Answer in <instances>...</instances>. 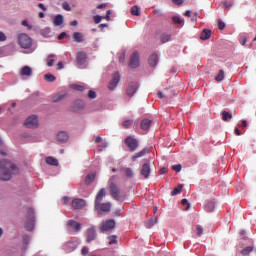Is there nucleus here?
<instances>
[{"label":"nucleus","instance_id":"obj_31","mask_svg":"<svg viewBox=\"0 0 256 256\" xmlns=\"http://www.w3.org/2000/svg\"><path fill=\"white\" fill-rule=\"evenodd\" d=\"M139 85L137 83H132L130 85V90H129V93H130V97L132 95H135V93H137V89H138Z\"/></svg>","mask_w":256,"mask_h":256},{"label":"nucleus","instance_id":"obj_17","mask_svg":"<svg viewBox=\"0 0 256 256\" xmlns=\"http://www.w3.org/2000/svg\"><path fill=\"white\" fill-rule=\"evenodd\" d=\"M67 231L70 235H75V233L81 231V225H68Z\"/></svg>","mask_w":256,"mask_h":256},{"label":"nucleus","instance_id":"obj_62","mask_svg":"<svg viewBox=\"0 0 256 256\" xmlns=\"http://www.w3.org/2000/svg\"><path fill=\"white\" fill-rule=\"evenodd\" d=\"M234 133L238 136H241V130H239V128H235Z\"/></svg>","mask_w":256,"mask_h":256},{"label":"nucleus","instance_id":"obj_50","mask_svg":"<svg viewBox=\"0 0 256 256\" xmlns=\"http://www.w3.org/2000/svg\"><path fill=\"white\" fill-rule=\"evenodd\" d=\"M111 10H107V14H106V16H105V20L106 21H111Z\"/></svg>","mask_w":256,"mask_h":256},{"label":"nucleus","instance_id":"obj_63","mask_svg":"<svg viewBox=\"0 0 256 256\" xmlns=\"http://www.w3.org/2000/svg\"><path fill=\"white\" fill-rule=\"evenodd\" d=\"M105 7H107V4H100L97 6V9H105Z\"/></svg>","mask_w":256,"mask_h":256},{"label":"nucleus","instance_id":"obj_51","mask_svg":"<svg viewBox=\"0 0 256 256\" xmlns=\"http://www.w3.org/2000/svg\"><path fill=\"white\" fill-rule=\"evenodd\" d=\"M185 0H172L173 3H175V5H183Z\"/></svg>","mask_w":256,"mask_h":256},{"label":"nucleus","instance_id":"obj_60","mask_svg":"<svg viewBox=\"0 0 256 256\" xmlns=\"http://www.w3.org/2000/svg\"><path fill=\"white\" fill-rule=\"evenodd\" d=\"M53 63H55V60L53 59L48 60L47 62L48 67H53Z\"/></svg>","mask_w":256,"mask_h":256},{"label":"nucleus","instance_id":"obj_27","mask_svg":"<svg viewBox=\"0 0 256 256\" xmlns=\"http://www.w3.org/2000/svg\"><path fill=\"white\" fill-rule=\"evenodd\" d=\"M72 37L76 43H83V34L81 32H74Z\"/></svg>","mask_w":256,"mask_h":256},{"label":"nucleus","instance_id":"obj_33","mask_svg":"<svg viewBox=\"0 0 256 256\" xmlns=\"http://www.w3.org/2000/svg\"><path fill=\"white\" fill-rule=\"evenodd\" d=\"M108 243L109 245H117V243H119V241L117 240V235L109 236Z\"/></svg>","mask_w":256,"mask_h":256},{"label":"nucleus","instance_id":"obj_6","mask_svg":"<svg viewBox=\"0 0 256 256\" xmlns=\"http://www.w3.org/2000/svg\"><path fill=\"white\" fill-rule=\"evenodd\" d=\"M95 211H97L99 215H101V213H109V211H111V203H95Z\"/></svg>","mask_w":256,"mask_h":256},{"label":"nucleus","instance_id":"obj_22","mask_svg":"<svg viewBox=\"0 0 256 256\" xmlns=\"http://www.w3.org/2000/svg\"><path fill=\"white\" fill-rule=\"evenodd\" d=\"M140 127H141V129H143V131H148L149 127H151V120H149L147 118L143 119L141 121Z\"/></svg>","mask_w":256,"mask_h":256},{"label":"nucleus","instance_id":"obj_35","mask_svg":"<svg viewBox=\"0 0 256 256\" xmlns=\"http://www.w3.org/2000/svg\"><path fill=\"white\" fill-rule=\"evenodd\" d=\"M221 115L224 121H229V119H233V115H231V113L227 111H222Z\"/></svg>","mask_w":256,"mask_h":256},{"label":"nucleus","instance_id":"obj_34","mask_svg":"<svg viewBox=\"0 0 256 256\" xmlns=\"http://www.w3.org/2000/svg\"><path fill=\"white\" fill-rule=\"evenodd\" d=\"M172 21L173 23H175L176 25H183V23H185V20H183L181 17L179 16H173L172 17Z\"/></svg>","mask_w":256,"mask_h":256},{"label":"nucleus","instance_id":"obj_61","mask_svg":"<svg viewBox=\"0 0 256 256\" xmlns=\"http://www.w3.org/2000/svg\"><path fill=\"white\" fill-rule=\"evenodd\" d=\"M106 225H115V220L110 219L106 222Z\"/></svg>","mask_w":256,"mask_h":256},{"label":"nucleus","instance_id":"obj_10","mask_svg":"<svg viewBox=\"0 0 256 256\" xmlns=\"http://www.w3.org/2000/svg\"><path fill=\"white\" fill-rule=\"evenodd\" d=\"M119 81H121V75L119 74V72H115L112 76L111 81L108 84V89L110 91H113V89H115V87H117V85L119 84Z\"/></svg>","mask_w":256,"mask_h":256},{"label":"nucleus","instance_id":"obj_14","mask_svg":"<svg viewBox=\"0 0 256 256\" xmlns=\"http://www.w3.org/2000/svg\"><path fill=\"white\" fill-rule=\"evenodd\" d=\"M96 237L97 233H95V228L91 227L90 229H88L86 242L91 243V241H95Z\"/></svg>","mask_w":256,"mask_h":256},{"label":"nucleus","instance_id":"obj_38","mask_svg":"<svg viewBox=\"0 0 256 256\" xmlns=\"http://www.w3.org/2000/svg\"><path fill=\"white\" fill-rule=\"evenodd\" d=\"M225 79V72L223 70H220L218 75L215 77V81H223Z\"/></svg>","mask_w":256,"mask_h":256},{"label":"nucleus","instance_id":"obj_57","mask_svg":"<svg viewBox=\"0 0 256 256\" xmlns=\"http://www.w3.org/2000/svg\"><path fill=\"white\" fill-rule=\"evenodd\" d=\"M26 227V231H33V229H35V226L33 225H27Z\"/></svg>","mask_w":256,"mask_h":256},{"label":"nucleus","instance_id":"obj_16","mask_svg":"<svg viewBox=\"0 0 256 256\" xmlns=\"http://www.w3.org/2000/svg\"><path fill=\"white\" fill-rule=\"evenodd\" d=\"M63 249L66 253H71V251H75V249H77V244H75V242H68L64 244Z\"/></svg>","mask_w":256,"mask_h":256},{"label":"nucleus","instance_id":"obj_56","mask_svg":"<svg viewBox=\"0 0 256 256\" xmlns=\"http://www.w3.org/2000/svg\"><path fill=\"white\" fill-rule=\"evenodd\" d=\"M68 225H80V223H78V222L75 221V220H69V221H68Z\"/></svg>","mask_w":256,"mask_h":256},{"label":"nucleus","instance_id":"obj_52","mask_svg":"<svg viewBox=\"0 0 256 256\" xmlns=\"http://www.w3.org/2000/svg\"><path fill=\"white\" fill-rule=\"evenodd\" d=\"M88 253H89V248H87V247L82 248V255L83 256L87 255Z\"/></svg>","mask_w":256,"mask_h":256},{"label":"nucleus","instance_id":"obj_1","mask_svg":"<svg viewBox=\"0 0 256 256\" xmlns=\"http://www.w3.org/2000/svg\"><path fill=\"white\" fill-rule=\"evenodd\" d=\"M13 175H19V167L11 160H0V181H11Z\"/></svg>","mask_w":256,"mask_h":256},{"label":"nucleus","instance_id":"obj_30","mask_svg":"<svg viewBox=\"0 0 256 256\" xmlns=\"http://www.w3.org/2000/svg\"><path fill=\"white\" fill-rule=\"evenodd\" d=\"M181 191H183V185L179 184L176 188L173 189V191L171 192V196L175 197V195H179Z\"/></svg>","mask_w":256,"mask_h":256},{"label":"nucleus","instance_id":"obj_41","mask_svg":"<svg viewBox=\"0 0 256 256\" xmlns=\"http://www.w3.org/2000/svg\"><path fill=\"white\" fill-rule=\"evenodd\" d=\"M182 205H184V207L186 206L185 210L186 211H189L190 207H191V204H189V200L187 199H182L181 201Z\"/></svg>","mask_w":256,"mask_h":256},{"label":"nucleus","instance_id":"obj_44","mask_svg":"<svg viewBox=\"0 0 256 256\" xmlns=\"http://www.w3.org/2000/svg\"><path fill=\"white\" fill-rule=\"evenodd\" d=\"M218 28L220 31H223L225 29V22L223 20H218Z\"/></svg>","mask_w":256,"mask_h":256},{"label":"nucleus","instance_id":"obj_11","mask_svg":"<svg viewBox=\"0 0 256 256\" xmlns=\"http://www.w3.org/2000/svg\"><path fill=\"white\" fill-rule=\"evenodd\" d=\"M149 153V148H144L141 151L137 152L136 154L131 156V161L133 163H137V161H139V159L145 157V155H148Z\"/></svg>","mask_w":256,"mask_h":256},{"label":"nucleus","instance_id":"obj_21","mask_svg":"<svg viewBox=\"0 0 256 256\" xmlns=\"http://www.w3.org/2000/svg\"><path fill=\"white\" fill-rule=\"evenodd\" d=\"M46 163L47 165H52L53 167H57L59 166V160H57V158L54 157H46Z\"/></svg>","mask_w":256,"mask_h":256},{"label":"nucleus","instance_id":"obj_12","mask_svg":"<svg viewBox=\"0 0 256 256\" xmlns=\"http://www.w3.org/2000/svg\"><path fill=\"white\" fill-rule=\"evenodd\" d=\"M139 149V140L133 136H129V151L135 152Z\"/></svg>","mask_w":256,"mask_h":256},{"label":"nucleus","instance_id":"obj_24","mask_svg":"<svg viewBox=\"0 0 256 256\" xmlns=\"http://www.w3.org/2000/svg\"><path fill=\"white\" fill-rule=\"evenodd\" d=\"M113 229H115V226H113V225H102L100 227V232L101 233H111V231H113Z\"/></svg>","mask_w":256,"mask_h":256},{"label":"nucleus","instance_id":"obj_18","mask_svg":"<svg viewBox=\"0 0 256 256\" xmlns=\"http://www.w3.org/2000/svg\"><path fill=\"white\" fill-rule=\"evenodd\" d=\"M105 195H107V190H105V188L100 189V191L96 195L95 203H101Z\"/></svg>","mask_w":256,"mask_h":256},{"label":"nucleus","instance_id":"obj_2","mask_svg":"<svg viewBox=\"0 0 256 256\" xmlns=\"http://www.w3.org/2000/svg\"><path fill=\"white\" fill-rule=\"evenodd\" d=\"M18 43L22 49H31L33 45V40L29 35L22 33L18 36Z\"/></svg>","mask_w":256,"mask_h":256},{"label":"nucleus","instance_id":"obj_19","mask_svg":"<svg viewBox=\"0 0 256 256\" xmlns=\"http://www.w3.org/2000/svg\"><path fill=\"white\" fill-rule=\"evenodd\" d=\"M67 97V93H58L52 98V103H59Z\"/></svg>","mask_w":256,"mask_h":256},{"label":"nucleus","instance_id":"obj_9","mask_svg":"<svg viewBox=\"0 0 256 256\" xmlns=\"http://www.w3.org/2000/svg\"><path fill=\"white\" fill-rule=\"evenodd\" d=\"M140 175L143 177V179H149L151 175V163L149 161L145 162L142 165V168L140 170Z\"/></svg>","mask_w":256,"mask_h":256},{"label":"nucleus","instance_id":"obj_36","mask_svg":"<svg viewBox=\"0 0 256 256\" xmlns=\"http://www.w3.org/2000/svg\"><path fill=\"white\" fill-rule=\"evenodd\" d=\"M205 209L208 211V213H211V211L215 209V202H208L205 206Z\"/></svg>","mask_w":256,"mask_h":256},{"label":"nucleus","instance_id":"obj_4","mask_svg":"<svg viewBox=\"0 0 256 256\" xmlns=\"http://www.w3.org/2000/svg\"><path fill=\"white\" fill-rule=\"evenodd\" d=\"M24 127L27 129H37V127H39V120L37 119V115L29 116L24 122Z\"/></svg>","mask_w":256,"mask_h":256},{"label":"nucleus","instance_id":"obj_29","mask_svg":"<svg viewBox=\"0 0 256 256\" xmlns=\"http://www.w3.org/2000/svg\"><path fill=\"white\" fill-rule=\"evenodd\" d=\"M161 43H169L171 41V34L163 33L160 36Z\"/></svg>","mask_w":256,"mask_h":256},{"label":"nucleus","instance_id":"obj_43","mask_svg":"<svg viewBox=\"0 0 256 256\" xmlns=\"http://www.w3.org/2000/svg\"><path fill=\"white\" fill-rule=\"evenodd\" d=\"M173 171H176V173H179L181 171V169H183V166H181V164H177L172 166Z\"/></svg>","mask_w":256,"mask_h":256},{"label":"nucleus","instance_id":"obj_45","mask_svg":"<svg viewBox=\"0 0 256 256\" xmlns=\"http://www.w3.org/2000/svg\"><path fill=\"white\" fill-rule=\"evenodd\" d=\"M196 231H197L198 237H201V235H203V227L202 226H197Z\"/></svg>","mask_w":256,"mask_h":256},{"label":"nucleus","instance_id":"obj_39","mask_svg":"<svg viewBox=\"0 0 256 256\" xmlns=\"http://www.w3.org/2000/svg\"><path fill=\"white\" fill-rule=\"evenodd\" d=\"M44 79L49 83H53V81H55L56 78L53 74H45Z\"/></svg>","mask_w":256,"mask_h":256},{"label":"nucleus","instance_id":"obj_49","mask_svg":"<svg viewBox=\"0 0 256 256\" xmlns=\"http://www.w3.org/2000/svg\"><path fill=\"white\" fill-rule=\"evenodd\" d=\"M157 223H159L157 221V217H152L151 220H150V225H157Z\"/></svg>","mask_w":256,"mask_h":256},{"label":"nucleus","instance_id":"obj_48","mask_svg":"<svg viewBox=\"0 0 256 256\" xmlns=\"http://www.w3.org/2000/svg\"><path fill=\"white\" fill-rule=\"evenodd\" d=\"M240 43L245 47V45H247V37H240Z\"/></svg>","mask_w":256,"mask_h":256},{"label":"nucleus","instance_id":"obj_42","mask_svg":"<svg viewBox=\"0 0 256 256\" xmlns=\"http://www.w3.org/2000/svg\"><path fill=\"white\" fill-rule=\"evenodd\" d=\"M88 97H89V99H96L97 98V93L93 90H89Z\"/></svg>","mask_w":256,"mask_h":256},{"label":"nucleus","instance_id":"obj_23","mask_svg":"<svg viewBox=\"0 0 256 256\" xmlns=\"http://www.w3.org/2000/svg\"><path fill=\"white\" fill-rule=\"evenodd\" d=\"M211 33H212L211 30L205 29L204 31L201 32L200 39L202 41H207V39L211 37Z\"/></svg>","mask_w":256,"mask_h":256},{"label":"nucleus","instance_id":"obj_47","mask_svg":"<svg viewBox=\"0 0 256 256\" xmlns=\"http://www.w3.org/2000/svg\"><path fill=\"white\" fill-rule=\"evenodd\" d=\"M102 20H103V17H101L99 15L94 16V21L96 24L101 23Z\"/></svg>","mask_w":256,"mask_h":256},{"label":"nucleus","instance_id":"obj_32","mask_svg":"<svg viewBox=\"0 0 256 256\" xmlns=\"http://www.w3.org/2000/svg\"><path fill=\"white\" fill-rule=\"evenodd\" d=\"M131 14L136 17H139V15H141V9L139 8V6H133L131 8Z\"/></svg>","mask_w":256,"mask_h":256},{"label":"nucleus","instance_id":"obj_54","mask_svg":"<svg viewBox=\"0 0 256 256\" xmlns=\"http://www.w3.org/2000/svg\"><path fill=\"white\" fill-rule=\"evenodd\" d=\"M65 37H67V33L62 32V33L58 36V39L61 41V39H65Z\"/></svg>","mask_w":256,"mask_h":256},{"label":"nucleus","instance_id":"obj_46","mask_svg":"<svg viewBox=\"0 0 256 256\" xmlns=\"http://www.w3.org/2000/svg\"><path fill=\"white\" fill-rule=\"evenodd\" d=\"M62 7H63V9H65V11H71V6L67 2H64L62 4Z\"/></svg>","mask_w":256,"mask_h":256},{"label":"nucleus","instance_id":"obj_53","mask_svg":"<svg viewBox=\"0 0 256 256\" xmlns=\"http://www.w3.org/2000/svg\"><path fill=\"white\" fill-rule=\"evenodd\" d=\"M7 39V36H5V33L0 32V41H5Z\"/></svg>","mask_w":256,"mask_h":256},{"label":"nucleus","instance_id":"obj_58","mask_svg":"<svg viewBox=\"0 0 256 256\" xmlns=\"http://www.w3.org/2000/svg\"><path fill=\"white\" fill-rule=\"evenodd\" d=\"M69 203V197H63V205H67Z\"/></svg>","mask_w":256,"mask_h":256},{"label":"nucleus","instance_id":"obj_25","mask_svg":"<svg viewBox=\"0 0 256 256\" xmlns=\"http://www.w3.org/2000/svg\"><path fill=\"white\" fill-rule=\"evenodd\" d=\"M96 177H97L96 173L88 174L85 178V184L89 185L90 183L94 182Z\"/></svg>","mask_w":256,"mask_h":256},{"label":"nucleus","instance_id":"obj_59","mask_svg":"<svg viewBox=\"0 0 256 256\" xmlns=\"http://www.w3.org/2000/svg\"><path fill=\"white\" fill-rule=\"evenodd\" d=\"M165 173H167V168L163 167L160 169V175H165Z\"/></svg>","mask_w":256,"mask_h":256},{"label":"nucleus","instance_id":"obj_37","mask_svg":"<svg viewBox=\"0 0 256 256\" xmlns=\"http://www.w3.org/2000/svg\"><path fill=\"white\" fill-rule=\"evenodd\" d=\"M71 89H74V91L83 92V91H85V86H81L79 84H73V85H71Z\"/></svg>","mask_w":256,"mask_h":256},{"label":"nucleus","instance_id":"obj_26","mask_svg":"<svg viewBox=\"0 0 256 256\" xmlns=\"http://www.w3.org/2000/svg\"><path fill=\"white\" fill-rule=\"evenodd\" d=\"M53 23L56 27H59V25H63V15L61 14L56 15Z\"/></svg>","mask_w":256,"mask_h":256},{"label":"nucleus","instance_id":"obj_64","mask_svg":"<svg viewBox=\"0 0 256 256\" xmlns=\"http://www.w3.org/2000/svg\"><path fill=\"white\" fill-rule=\"evenodd\" d=\"M242 129H245L247 127V120H243L241 124Z\"/></svg>","mask_w":256,"mask_h":256},{"label":"nucleus","instance_id":"obj_55","mask_svg":"<svg viewBox=\"0 0 256 256\" xmlns=\"http://www.w3.org/2000/svg\"><path fill=\"white\" fill-rule=\"evenodd\" d=\"M22 25H23L24 27H28V29H32V27L29 25V23L27 22V20L22 21Z\"/></svg>","mask_w":256,"mask_h":256},{"label":"nucleus","instance_id":"obj_3","mask_svg":"<svg viewBox=\"0 0 256 256\" xmlns=\"http://www.w3.org/2000/svg\"><path fill=\"white\" fill-rule=\"evenodd\" d=\"M141 66V56L139 51H134L130 56L129 67L130 69H137Z\"/></svg>","mask_w":256,"mask_h":256},{"label":"nucleus","instance_id":"obj_7","mask_svg":"<svg viewBox=\"0 0 256 256\" xmlns=\"http://www.w3.org/2000/svg\"><path fill=\"white\" fill-rule=\"evenodd\" d=\"M72 209H75L77 211L84 209V207H87V201L81 198H75L71 202Z\"/></svg>","mask_w":256,"mask_h":256},{"label":"nucleus","instance_id":"obj_20","mask_svg":"<svg viewBox=\"0 0 256 256\" xmlns=\"http://www.w3.org/2000/svg\"><path fill=\"white\" fill-rule=\"evenodd\" d=\"M86 60H87V53L79 52L77 54V61H78L79 65H83V63H85Z\"/></svg>","mask_w":256,"mask_h":256},{"label":"nucleus","instance_id":"obj_28","mask_svg":"<svg viewBox=\"0 0 256 256\" xmlns=\"http://www.w3.org/2000/svg\"><path fill=\"white\" fill-rule=\"evenodd\" d=\"M31 73H33V70L29 66H24L21 70V75H25L26 77H30Z\"/></svg>","mask_w":256,"mask_h":256},{"label":"nucleus","instance_id":"obj_40","mask_svg":"<svg viewBox=\"0 0 256 256\" xmlns=\"http://www.w3.org/2000/svg\"><path fill=\"white\" fill-rule=\"evenodd\" d=\"M252 251H253V247L248 246V247L244 248V249L241 251V253H242V255H249V253H251Z\"/></svg>","mask_w":256,"mask_h":256},{"label":"nucleus","instance_id":"obj_13","mask_svg":"<svg viewBox=\"0 0 256 256\" xmlns=\"http://www.w3.org/2000/svg\"><path fill=\"white\" fill-rule=\"evenodd\" d=\"M56 139L58 143H67V141H69V133L66 131H60L57 133Z\"/></svg>","mask_w":256,"mask_h":256},{"label":"nucleus","instance_id":"obj_5","mask_svg":"<svg viewBox=\"0 0 256 256\" xmlns=\"http://www.w3.org/2000/svg\"><path fill=\"white\" fill-rule=\"evenodd\" d=\"M85 110V101L78 99L75 100L71 105L72 113H83Z\"/></svg>","mask_w":256,"mask_h":256},{"label":"nucleus","instance_id":"obj_15","mask_svg":"<svg viewBox=\"0 0 256 256\" xmlns=\"http://www.w3.org/2000/svg\"><path fill=\"white\" fill-rule=\"evenodd\" d=\"M157 63H159V56L157 53H153L149 58H148V64L150 67H157Z\"/></svg>","mask_w":256,"mask_h":256},{"label":"nucleus","instance_id":"obj_8","mask_svg":"<svg viewBox=\"0 0 256 256\" xmlns=\"http://www.w3.org/2000/svg\"><path fill=\"white\" fill-rule=\"evenodd\" d=\"M110 195H112L113 199H116V201L121 199V189L113 182L110 183Z\"/></svg>","mask_w":256,"mask_h":256}]
</instances>
